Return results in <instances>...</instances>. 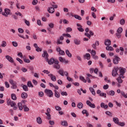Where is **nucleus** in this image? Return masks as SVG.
I'll use <instances>...</instances> for the list:
<instances>
[{
    "label": "nucleus",
    "mask_w": 127,
    "mask_h": 127,
    "mask_svg": "<svg viewBox=\"0 0 127 127\" xmlns=\"http://www.w3.org/2000/svg\"><path fill=\"white\" fill-rule=\"evenodd\" d=\"M18 107L20 110V111H22V109H24V112H28L29 111V108L26 106V105H23L22 103H18Z\"/></svg>",
    "instance_id": "1"
},
{
    "label": "nucleus",
    "mask_w": 127,
    "mask_h": 127,
    "mask_svg": "<svg viewBox=\"0 0 127 127\" xmlns=\"http://www.w3.org/2000/svg\"><path fill=\"white\" fill-rule=\"evenodd\" d=\"M119 70H120L119 76L121 77H124V75H125L126 72H127V69L124 67H119Z\"/></svg>",
    "instance_id": "2"
},
{
    "label": "nucleus",
    "mask_w": 127,
    "mask_h": 127,
    "mask_svg": "<svg viewBox=\"0 0 127 127\" xmlns=\"http://www.w3.org/2000/svg\"><path fill=\"white\" fill-rule=\"evenodd\" d=\"M118 71L119 67H114V69L112 70V76H113V77H116L117 75H119V74L118 73Z\"/></svg>",
    "instance_id": "3"
},
{
    "label": "nucleus",
    "mask_w": 127,
    "mask_h": 127,
    "mask_svg": "<svg viewBox=\"0 0 127 127\" xmlns=\"http://www.w3.org/2000/svg\"><path fill=\"white\" fill-rule=\"evenodd\" d=\"M45 92L46 93L48 97H49L50 98H52V97H53V92H52V90L46 89Z\"/></svg>",
    "instance_id": "4"
},
{
    "label": "nucleus",
    "mask_w": 127,
    "mask_h": 127,
    "mask_svg": "<svg viewBox=\"0 0 127 127\" xmlns=\"http://www.w3.org/2000/svg\"><path fill=\"white\" fill-rule=\"evenodd\" d=\"M119 61H121V58H120L117 56H115L114 58L113 59L114 64H119Z\"/></svg>",
    "instance_id": "5"
},
{
    "label": "nucleus",
    "mask_w": 127,
    "mask_h": 127,
    "mask_svg": "<svg viewBox=\"0 0 127 127\" xmlns=\"http://www.w3.org/2000/svg\"><path fill=\"white\" fill-rule=\"evenodd\" d=\"M84 35L90 39L91 38V36H94V32L90 30L89 31V34L88 33H85Z\"/></svg>",
    "instance_id": "6"
},
{
    "label": "nucleus",
    "mask_w": 127,
    "mask_h": 127,
    "mask_svg": "<svg viewBox=\"0 0 127 127\" xmlns=\"http://www.w3.org/2000/svg\"><path fill=\"white\" fill-rule=\"evenodd\" d=\"M7 104L8 106H10L12 107H14V106H15V105H16L15 102H14V101H11V100H10V99H8L7 100Z\"/></svg>",
    "instance_id": "7"
},
{
    "label": "nucleus",
    "mask_w": 127,
    "mask_h": 127,
    "mask_svg": "<svg viewBox=\"0 0 127 127\" xmlns=\"http://www.w3.org/2000/svg\"><path fill=\"white\" fill-rule=\"evenodd\" d=\"M42 57H44L46 61H48V57H49V55H48V53L46 51H44V53L42 54Z\"/></svg>",
    "instance_id": "8"
},
{
    "label": "nucleus",
    "mask_w": 127,
    "mask_h": 127,
    "mask_svg": "<svg viewBox=\"0 0 127 127\" xmlns=\"http://www.w3.org/2000/svg\"><path fill=\"white\" fill-rule=\"evenodd\" d=\"M76 26H77V30L78 31H80V32H83L84 29H83V26L81 25V24L79 23H77Z\"/></svg>",
    "instance_id": "9"
},
{
    "label": "nucleus",
    "mask_w": 127,
    "mask_h": 127,
    "mask_svg": "<svg viewBox=\"0 0 127 127\" xmlns=\"http://www.w3.org/2000/svg\"><path fill=\"white\" fill-rule=\"evenodd\" d=\"M117 93H118V94H120V93H121L122 96H123L124 98H125V99H127V93L126 94V93H125V92L124 91L121 92V90L120 89L117 90Z\"/></svg>",
    "instance_id": "10"
},
{
    "label": "nucleus",
    "mask_w": 127,
    "mask_h": 127,
    "mask_svg": "<svg viewBox=\"0 0 127 127\" xmlns=\"http://www.w3.org/2000/svg\"><path fill=\"white\" fill-rule=\"evenodd\" d=\"M86 104L88 106H89L90 108H93V109H95V108H96V106L95 105V104H92V103H91V102L89 100H87L86 101Z\"/></svg>",
    "instance_id": "11"
},
{
    "label": "nucleus",
    "mask_w": 127,
    "mask_h": 127,
    "mask_svg": "<svg viewBox=\"0 0 127 127\" xmlns=\"http://www.w3.org/2000/svg\"><path fill=\"white\" fill-rule=\"evenodd\" d=\"M100 45V43L99 42V41H96L95 43L92 45V47L94 49H97V46H99Z\"/></svg>",
    "instance_id": "12"
},
{
    "label": "nucleus",
    "mask_w": 127,
    "mask_h": 127,
    "mask_svg": "<svg viewBox=\"0 0 127 127\" xmlns=\"http://www.w3.org/2000/svg\"><path fill=\"white\" fill-rule=\"evenodd\" d=\"M48 76L50 77L52 81H53L54 82L56 81V76H55V75H53V74L50 73L48 75Z\"/></svg>",
    "instance_id": "13"
},
{
    "label": "nucleus",
    "mask_w": 127,
    "mask_h": 127,
    "mask_svg": "<svg viewBox=\"0 0 127 127\" xmlns=\"http://www.w3.org/2000/svg\"><path fill=\"white\" fill-rule=\"evenodd\" d=\"M5 58L6 59H7V60H8V61H9V62H10L11 63H13V59H12V58H11L10 56H6Z\"/></svg>",
    "instance_id": "14"
},
{
    "label": "nucleus",
    "mask_w": 127,
    "mask_h": 127,
    "mask_svg": "<svg viewBox=\"0 0 127 127\" xmlns=\"http://www.w3.org/2000/svg\"><path fill=\"white\" fill-rule=\"evenodd\" d=\"M48 11L49 13H54V11H55V9L53 7H49L48 9Z\"/></svg>",
    "instance_id": "15"
},
{
    "label": "nucleus",
    "mask_w": 127,
    "mask_h": 127,
    "mask_svg": "<svg viewBox=\"0 0 127 127\" xmlns=\"http://www.w3.org/2000/svg\"><path fill=\"white\" fill-rule=\"evenodd\" d=\"M124 78H125V76L121 77V75H119V77L117 78V80L119 84H122V83H123L122 79H124Z\"/></svg>",
    "instance_id": "16"
},
{
    "label": "nucleus",
    "mask_w": 127,
    "mask_h": 127,
    "mask_svg": "<svg viewBox=\"0 0 127 127\" xmlns=\"http://www.w3.org/2000/svg\"><path fill=\"white\" fill-rule=\"evenodd\" d=\"M84 59H87V60H90V59L91 58V55H90V54L87 53L84 55Z\"/></svg>",
    "instance_id": "17"
},
{
    "label": "nucleus",
    "mask_w": 127,
    "mask_h": 127,
    "mask_svg": "<svg viewBox=\"0 0 127 127\" xmlns=\"http://www.w3.org/2000/svg\"><path fill=\"white\" fill-rule=\"evenodd\" d=\"M113 121L115 123V124H116V125H119V124L120 123V121L119 120V118H118L117 117L113 118Z\"/></svg>",
    "instance_id": "18"
},
{
    "label": "nucleus",
    "mask_w": 127,
    "mask_h": 127,
    "mask_svg": "<svg viewBox=\"0 0 127 127\" xmlns=\"http://www.w3.org/2000/svg\"><path fill=\"white\" fill-rule=\"evenodd\" d=\"M111 40H110L109 39L105 40V45H106V46H110V45H111Z\"/></svg>",
    "instance_id": "19"
},
{
    "label": "nucleus",
    "mask_w": 127,
    "mask_h": 127,
    "mask_svg": "<svg viewBox=\"0 0 127 127\" xmlns=\"http://www.w3.org/2000/svg\"><path fill=\"white\" fill-rule=\"evenodd\" d=\"M54 91H55V96L56 98H58V99H59V98H60V93H59V92L56 90H55Z\"/></svg>",
    "instance_id": "20"
},
{
    "label": "nucleus",
    "mask_w": 127,
    "mask_h": 127,
    "mask_svg": "<svg viewBox=\"0 0 127 127\" xmlns=\"http://www.w3.org/2000/svg\"><path fill=\"white\" fill-rule=\"evenodd\" d=\"M74 43L75 44V45H80L81 44V41L78 39H74Z\"/></svg>",
    "instance_id": "21"
},
{
    "label": "nucleus",
    "mask_w": 127,
    "mask_h": 127,
    "mask_svg": "<svg viewBox=\"0 0 127 127\" xmlns=\"http://www.w3.org/2000/svg\"><path fill=\"white\" fill-rule=\"evenodd\" d=\"M58 73L60 74L61 76H63V77H64V70L63 69H60L58 71Z\"/></svg>",
    "instance_id": "22"
},
{
    "label": "nucleus",
    "mask_w": 127,
    "mask_h": 127,
    "mask_svg": "<svg viewBox=\"0 0 127 127\" xmlns=\"http://www.w3.org/2000/svg\"><path fill=\"white\" fill-rule=\"evenodd\" d=\"M100 106L103 109H108V108L109 107V106H108V105H106L104 103H101V104H100Z\"/></svg>",
    "instance_id": "23"
},
{
    "label": "nucleus",
    "mask_w": 127,
    "mask_h": 127,
    "mask_svg": "<svg viewBox=\"0 0 127 127\" xmlns=\"http://www.w3.org/2000/svg\"><path fill=\"white\" fill-rule=\"evenodd\" d=\"M61 125L64 127H67L68 126V122L66 121H63L61 122Z\"/></svg>",
    "instance_id": "24"
},
{
    "label": "nucleus",
    "mask_w": 127,
    "mask_h": 127,
    "mask_svg": "<svg viewBox=\"0 0 127 127\" xmlns=\"http://www.w3.org/2000/svg\"><path fill=\"white\" fill-rule=\"evenodd\" d=\"M37 123L39 125H41L42 124V119H41V117H38L37 118Z\"/></svg>",
    "instance_id": "25"
},
{
    "label": "nucleus",
    "mask_w": 127,
    "mask_h": 127,
    "mask_svg": "<svg viewBox=\"0 0 127 127\" xmlns=\"http://www.w3.org/2000/svg\"><path fill=\"white\" fill-rule=\"evenodd\" d=\"M47 62H48V64L50 65H52L55 62V60L54 59H51L50 61L48 60V61H47Z\"/></svg>",
    "instance_id": "26"
},
{
    "label": "nucleus",
    "mask_w": 127,
    "mask_h": 127,
    "mask_svg": "<svg viewBox=\"0 0 127 127\" xmlns=\"http://www.w3.org/2000/svg\"><path fill=\"white\" fill-rule=\"evenodd\" d=\"M65 54L68 56V57H69V58H71V57H72V54L70 53V52L69 51V50H66L65 51Z\"/></svg>",
    "instance_id": "27"
},
{
    "label": "nucleus",
    "mask_w": 127,
    "mask_h": 127,
    "mask_svg": "<svg viewBox=\"0 0 127 127\" xmlns=\"http://www.w3.org/2000/svg\"><path fill=\"white\" fill-rule=\"evenodd\" d=\"M106 50L109 51H114V48L112 47L107 46L106 48Z\"/></svg>",
    "instance_id": "28"
},
{
    "label": "nucleus",
    "mask_w": 127,
    "mask_h": 127,
    "mask_svg": "<svg viewBox=\"0 0 127 127\" xmlns=\"http://www.w3.org/2000/svg\"><path fill=\"white\" fill-rule=\"evenodd\" d=\"M89 90L91 93H92V95H93V96H95V95H96V92H95V90L94 89V88H93V87H90Z\"/></svg>",
    "instance_id": "29"
},
{
    "label": "nucleus",
    "mask_w": 127,
    "mask_h": 127,
    "mask_svg": "<svg viewBox=\"0 0 127 127\" xmlns=\"http://www.w3.org/2000/svg\"><path fill=\"white\" fill-rule=\"evenodd\" d=\"M27 94L25 92H23L21 94V97L22 99H26V98H27Z\"/></svg>",
    "instance_id": "30"
},
{
    "label": "nucleus",
    "mask_w": 127,
    "mask_h": 127,
    "mask_svg": "<svg viewBox=\"0 0 127 127\" xmlns=\"http://www.w3.org/2000/svg\"><path fill=\"white\" fill-rule=\"evenodd\" d=\"M79 79L84 83H87V80H86V79H85V77H83L82 76H80L79 77Z\"/></svg>",
    "instance_id": "31"
},
{
    "label": "nucleus",
    "mask_w": 127,
    "mask_h": 127,
    "mask_svg": "<svg viewBox=\"0 0 127 127\" xmlns=\"http://www.w3.org/2000/svg\"><path fill=\"white\" fill-rule=\"evenodd\" d=\"M120 23L121 25H125V23H126V20L124 19H121L120 21Z\"/></svg>",
    "instance_id": "32"
},
{
    "label": "nucleus",
    "mask_w": 127,
    "mask_h": 127,
    "mask_svg": "<svg viewBox=\"0 0 127 127\" xmlns=\"http://www.w3.org/2000/svg\"><path fill=\"white\" fill-rule=\"evenodd\" d=\"M74 17L76 18V19H78V20H81L82 19V17L78 15H74Z\"/></svg>",
    "instance_id": "33"
},
{
    "label": "nucleus",
    "mask_w": 127,
    "mask_h": 127,
    "mask_svg": "<svg viewBox=\"0 0 127 127\" xmlns=\"http://www.w3.org/2000/svg\"><path fill=\"white\" fill-rule=\"evenodd\" d=\"M4 11L7 15H8V14L10 13V10H9V9L6 8L5 9Z\"/></svg>",
    "instance_id": "34"
},
{
    "label": "nucleus",
    "mask_w": 127,
    "mask_h": 127,
    "mask_svg": "<svg viewBox=\"0 0 127 127\" xmlns=\"http://www.w3.org/2000/svg\"><path fill=\"white\" fill-rule=\"evenodd\" d=\"M27 86L30 88H33V85L32 84V83H31V81H28L27 82Z\"/></svg>",
    "instance_id": "35"
},
{
    "label": "nucleus",
    "mask_w": 127,
    "mask_h": 127,
    "mask_svg": "<svg viewBox=\"0 0 127 127\" xmlns=\"http://www.w3.org/2000/svg\"><path fill=\"white\" fill-rule=\"evenodd\" d=\"M123 32V28L122 27H119L117 30V33H122Z\"/></svg>",
    "instance_id": "36"
},
{
    "label": "nucleus",
    "mask_w": 127,
    "mask_h": 127,
    "mask_svg": "<svg viewBox=\"0 0 127 127\" xmlns=\"http://www.w3.org/2000/svg\"><path fill=\"white\" fill-rule=\"evenodd\" d=\"M91 54V56L93 57V56H95V55H96L97 54V53L96 52V51L95 50H92L90 52Z\"/></svg>",
    "instance_id": "37"
},
{
    "label": "nucleus",
    "mask_w": 127,
    "mask_h": 127,
    "mask_svg": "<svg viewBox=\"0 0 127 127\" xmlns=\"http://www.w3.org/2000/svg\"><path fill=\"white\" fill-rule=\"evenodd\" d=\"M77 108L78 109H82L83 108V103L80 102L77 105Z\"/></svg>",
    "instance_id": "38"
},
{
    "label": "nucleus",
    "mask_w": 127,
    "mask_h": 127,
    "mask_svg": "<svg viewBox=\"0 0 127 127\" xmlns=\"http://www.w3.org/2000/svg\"><path fill=\"white\" fill-rule=\"evenodd\" d=\"M63 41L61 40L57 39V45H59V44H63Z\"/></svg>",
    "instance_id": "39"
},
{
    "label": "nucleus",
    "mask_w": 127,
    "mask_h": 127,
    "mask_svg": "<svg viewBox=\"0 0 127 127\" xmlns=\"http://www.w3.org/2000/svg\"><path fill=\"white\" fill-rule=\"evenodd\" d=\"M108 94H109L110 96H115V91L111 90L109 92Z\"/></svg>",
    "instance_id": "40"
},
{
    "label": "nucleus",
    "mask_w": 127,
    "mask_h": 127,
    "mask_svg": "<svg viewBox=\"0 0 127 127\" xmlns=\"http://www.w3.org/2000/svg\"><path fill=\"white\" fill-rule=\"evenodd\" d=\"M11 89H17V85H16V82L12 84V86L11 87Z\"/></svg>",
    "instance_id": "41"
},
{
    "label": "nucleus",
    "mask_w": 127,
    "mask_h": 127,
    "mask_svg": "<svg viewBox=\"0 0 127 127\" xmlns=\"http://www.w3.org/2000/svg\"><path fill=\"white\" fill-rule=\"evenodd\" d=\"M47 117V120H51V115L50 113H46Z\"/></svg>",
    "instance_id": "42"
},
{
    "label": "nucleus",
    "mask_w": 127,
    "mask_h": 127,
    "mask_svg": "<svg viewBox=\"0 0 127 127\" xmlns=\"http://www.w3.org/2000/svg\"><path fill=\"white\" fill-rule=\"evenodd\" d=\"M11 99L12 100H13L14 101H15L16 100V95L14 94H11Z\"/></svg>",
    "instance_id": "43"
},
{
    "label": "nucleus",
    "mask_w": 127,
    "mask_h": 127,
    "mask_svg": "<svg viewBox=\"0 0 127 127\" xmlns=\"http://www.w3.org/2000/svg\"><path fill=\"white\" fill-rule=\"evenodd\" d=\"M22 87L24 91H25V92H27V91H28V87H27V86L24 85Z\"/></svg>",
    "instance_id": "44"
},
{
    "label": "nucleus",
    "mask_w": 127,
    "mask_h": 127,
    "mask_svg": "<svg viewBox=\"0 0 127 127\" xmlns=\"http://www.w3.org/2000/svg\"><path fill=\"white\" fill-rule=\"evenodd\" d=\"M65 31L66 33L71 32L72 31V28H71V27L66 28Z\"/></svg>",
    "instance_id": "45"
},
{
    "label": "nucleus",
    "mask_w": 127,
    "mask_h": 127,
    "mask_svg": "<svg viewBox=\"0 0 127 127\" xmlns=\"http://www.w3.org/2000/svg\"><path fill=\"white\" fill-rule=\"evenodd\" d=\"M118 125L120 126V127H125L126 124L124 122H119Z\"/></svg>",
    "instance_id": "46"
},
{
    "label": "nucleus",
    "mask_w": 127,
    "mask_h": 127,
    "mask_svg": "<svg viewBox=\"0 0 127 127\" xmlns=\"http://www.w3.org/2000/svg\"><path fill=\"white\" fill-rule=\"evenodd\" d=\"M15 14H16V15H19V16H21V17H23V15L20 12H16L15 13Z\"/></svg>",
    "instance_id": "47"
},
{
    "label": "nucleus",
    "mask_w": 127,
    "mask_h": 127,
    "mask_svg": "<svg viewBox=\"0 0 127 127\" xmlns=\"http://www.w3.org/2000/svg\"><path fill=\"white\" fill-rule=\"evenodd\" d=\"M87 76L88 78H90V79H92V78L95 79V78H96L95 76H92V75H91L89 73L87 74Z\"/></svg>",
    "instance_id": "48"
},
{
    "label": "nucleus",
    "mask_w": 127,
    "mask_h": 127,
    "mask_svg": "<svg viewBox=\"0 0 127 127\" xmlns=\"http://www.w3.org/2000/svg\"><path fill=\"white\" fill-rule=\"evenodd\" d=\"M54 68L57 69L58 70H59V69H60V65L59 64H54Z\"/></svg>",
    "instance_id": "49"
},
{
    "label": "nucleus",
    "mask_w": 127,
    "mask_h": 127,
    "mask_svg": "<svg viewBox=\"0 0 127 127\" xmlns=\"http://www.w3.org/2000/svg\"><path fill=\"white\" fill-rule=\"evenodd\" d=\"M62 96H68V93H67V92L65 91H62L61 92Z\"/></svg>",
    "instance_id": "50"
},
{
    "label": "nucleus",
    "mask_w": 127,
    "mask_h": 127,
    "mask_svg": "<svg viewBox=\"0 0 127 127\" xmlns=\"http://www.w3.org/2000/svg\"><path fill=\"white\" fill-rule=\"evenodd\" d=\"M116 36L118 38H121L122 37V33H116Z\"/></svg>",
    "instance_id": "51"
},
{
    "label": "nucleus",
    "mask_w": 127,
    "mask_h": 127,
    "mask_svg": "<svg viewBox=\"0 0 127 127\" xmlns=\"http://www.w3.org/2000/svg\"><path fill=\"white\" fill-rule=\"evenodd\" d=\"M12 44L13 46H14V47H17L18 46V44H17V42H12Z\"/></svg>",
    "instance_id": "52"
},
{
    "label": "nucleus",
    "mask_w": 127,
    "mask_h": 127,
    "mask_svg": "<svg viewBox=\"0 0 127 127\" xmlns=\"http://www.w3.org/2000/svg\"><path fill=\"white\" fill-rule=\"evenodd\" d=\"M1 46L2 47H5L6 46V42L5 41H2Z\"/></svg>",
    "instance_id": "53"
},
{
    "label": "nucleus",
    "mask_w": 127,
    "mask_h": 127,
    "mask_svg": "<svg viewBox=\"0 0 127 127\" xmlns=\"http://www.w3.org/2000/svg\"><path fill=\"white\" fill-rule=\"evenodd\" d=\"M59 53L60 55H65V52L62 50H61Z\"/></svg>",
    "instance_id": "54"
},
{
    "label": "nucleus",
    "mask_w": 127,
    "mask_h": 127,
    "mask_svg": "<svg viewBox=\"0 0 127 127\" xmlns=\"http://www.w3.org/2000/svg\"><path fill=\"white\" fill-rule=\"evenodd\" d=\"M16 60L19 62L20 64H22V63H23V61H22V60L19 58H17Z\"/></svg>",
    "instance_id": "55"
},
{
    "label": "nucleus",
    "mask_w": 127,
    "mask_h": 127,
    "mask_svg": "<svg viewBox=\"0 0 127 127\" xmlns=\"http://www.w3.org/2000/svg\"><path fill=\"white\" fill-rule=\"evenodd\" d=\"M63 36H66L67 37H69V38H71V35L68 33L67 34H63Z\"/></svg>",
    "instance_id": "56"
},
{
    "label": "nucleus",
    "mask_w": 127,
    "mask_h": 127,
    "mask_svg": "<svg viewBox=\"0 0 127 127\" xmlns=\"http://www.w3.org/2000/svg\"><path fill=\"white\" fill-rule=\"evenodd\" d=\"M23 61L25 63H30V60H29L28 59H26L24 58L23 59Z\"/></svg>",
    "instance_id": "57"
},
{
    "label": "nucleus",
    "mask_w": 127,
    "mask_h": 127,
    "mask_svg": "<svg viewBox=\"0 0 127 127\" xmlns=\"http://www.w3.org/2000/svg\"><path fill=\"white\" fill-rule=\"evenodd\" d=\"M24 20H25V23L26 24V25H27L28 26H29V25H30V22H29V21H28L26 19H25Z\"/></svg>",
    "instance_id": "58"
},
{
    "label": "nucleus",
    "mask_w": 127,
    "mask_h": 127,
    "mask_svg": "<svg viewBox=\"0 0 127 127\" xmlns=\"http://www.w3.org/2000/svg\"><path fill=\"white\" fill-rule=\"evenodd\" d=\"M37 2H38L37 0H33L32 1V4H33V5H35L37 4Z\"/></svg>",
    "instance_id": "59"
},
{
    "label": "nucleus",
    "mask_w": 127,
    "mask_h": 127,
    "mask_svg": "<svg viewBox=\"0 0 127 127\" xmlns=\"http://www.w3.org/2000/svg\"><path fill=\"white\" fill-rule=\"evenodd\" d=\"M9 112L10 113L11 116H13V115H14V113L13 112V110L12 109H10L9 110Z\"/></svg>",
    "instance_id": "60"
},
{
    "label": "nucleus",
    "mask_w": 127,
    "mask_h": 127,
    "mask_svg": "<svg viewBox=\"0 0 127 127\" xmlns=\"http://www.w3.org/2000/svg\"><path fill=\"white\" fill-rule=\"evenodd\" d=\"M6 88H9V83L7 81L4 82Z\"/></svg>",
    "instance_id": "61"
},
{
    "label": "nucleus",
    "mask_w": 127,
    "mask_h": 127,
    "mask_svg": "<svg viewBox=\"0 0 127 127\" xmlns=\"http://www.w3.org/2000/svg\"><path fill=\"white\" fill-rule=\"evenodd\" d=\"M55 109L57 111H61L62 110V108L59 106H56Z\"/></svg>",
    "instance_id": "62"
},
{
    "label": "nucleus",
    "mask_w": 127,
    "mask_h": 127,
    "mask_svg": "<svg viewBox=\"0 0 127 127\" xmlns=\"http://www.w3.org/2000/svg\"><path fill=\"white\" fill-rule=\"evenodd\" d=\"M49 26L50 27V28H53L54 27V24L53 23H50L49 24Z\"/></svg>",
    "instance_id": "63"
},
{
    "label": "nucleus",
    "mask_w": 127,
    "mask_h": 127,
    "mask_svg": "<svg viewBox=\"0 0 127 127\" xmlns=\"http://www.w3.org/2000/svg\"><path fill=\"white\" fill-rule=\"evenodd\" d=\"M86 126L87 127H93V125L89 123H86Z\"/></svg>",
    "instance_id": "64"
}]
</instances>
